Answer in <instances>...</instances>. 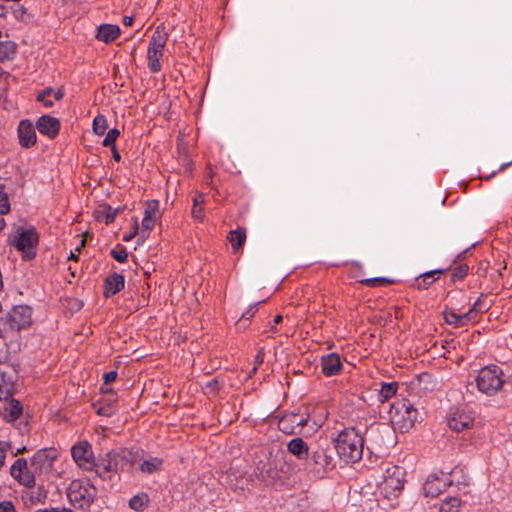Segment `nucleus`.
I'll list each match as a JSON object with an SVG mask.
<instances>
[{"label":"nucleus","instance_id":"412c9836","mask_svg":"<svg viewBox=\"0 0 512 512\" xmlns=\"http://www.w3.org/2000/svg\"><path fill=\"white\" fill-rule=\"evenodd\" d=\"M62 89H53L51 87H47L40 91L37 95V101L41 102L45 107H52L54 101H59L63 97Z\"/></svg>","mask_w":512,"mask_h":512},{"label":"nucleus","instance_id":"1a4fd4ad","mask_svg":"<svg viewBox=\"0 0 512 512\" xmlns=\"http://www.w3.org/2000/svg\"><path fill=\"white\" fill-rule=\"evenodd\" d=\"M405 470L400 466H389L383 475L382 491L386 496H396L404 486Z\"/></svg>","mask_w":512,"mask_h":512},{"label":"nucleus","instance_id":"e2e57ef3","mask_svg":"<svg viewBox=\"0 0 512 512\" xmlns=\"http://www.w3.org/2000/svg\"><path fill=\"white\" fill-rule=\"evenodd\" d=\"M25 451V447H22V448H19L17 450V452L15 453V455L19 454V453H23Z\"/></svg>","mask_w":512,"mask_h":512},{"label":"nucleus","instance_id":"5fc2aeb1","mask_svg":"<svg viewBox=\"0 0 512 512\" xmlns=\"http://www.w3.org/2000/svg\"><path fill=\"white\" fill-rule=\"evenodd\" d=\"M133 20H134V19H133V17H132V16H125V17L123 18V24H124L125 26H131V25H132V23H133Z\"/></svg>","mask_w":512,"mask_h":512},{"label":"nucleus","instance_id":"b1692460","mask_svg":"<svg viewBox=\"0 0 512 512\" xmlns=\"http://www.w3.org/2000/svg\"><path fill=\"white\" fill-rule=\"evenodd\" d=\"M119 209H112L107 204H101L94 210V217L98 221H104L106 224H110L114 221Z\"/></svg>","mask_w":512,"mask_h":512},{"label":"nucleus","instance_id":"aec40b11","mask_svg":"<svg viewBox=\"0 0 512 512\" xmlns=\"http://www.w3.org/2000/svg\"><path fill=\"white\" fill-rule=\"evenodd\" d=\"M168 34L163 26H158L149 42L147 52H163V48L166 45Z\"/></svg>","mask_w":512,"mask_h":512},{"label":"nucleus","instance_id":"de8ad7c7","mask_svg":"<svg viewBox=\"0 0 512 512\" xmlns=\"http://www.w3.org/2000/svg\"><path fill=\"white\" fill-rule=\"evenodd\" d=\"M386 282H387V280L384 278H370V279H365L362 281V283H364L368 286H371V287L376 286L380 283H386Z\"/></svg>","mask_w":512,"mask_h":512},{"label":"nucleus","instance_id":"20e7f679","mask_svg":"<svg viewBox=\"0 0 512 512\" xmlns=\"http://www.w3.org/2000/svg\"><path fill=\"white\" fill-rule=\"evenodd\" d=\"M97 494V489L88 480H73L67 490L70 503L79 509L89 508Z\"/></svg>","mask_w":512,"mask_h":512},{"label":"nucleus","instance_id":"a18cd8bd","mask_svg":"<svg viewBox=\"0 0 512 512\" xmlns=\"http://www.w3.org/2000/svg\"><path fill=\"white\" fill-rule=\"evenodd\" d=\"M138 231H139L138 221H137V219H134L133 231L131 233L124 235L123 240L125 242L131 241L135 237V235L138 233Z\"/></svg>","mask_w":512,"mask_h":512},{"label":"nucleus","instance_id":"4468645a","mask_svg":"<svg viewBox=\"0 0 512 512\" xmlns=\"http://www.w3.org/2000/svg\"><path fill=\"white\" fill-rule=\"evenodd\" d=\"M36 128L39 133L52 139L59 133L60 121L55 117L43 115L36 121Z\"/></svg>","mask_w":512,"mask_h":512},{"label":"nucleus","instance_id":"13d9d810","mask_svg":"<svg viewBox=\"0 0 512 512\" xmlns=\"http://www.w3.org/2000/svg\"><path fill=\"white\" fill-rule=\"evenodd\" d=\"M4 227H5L4 218L2 216H0V231L3 230Z\"/></svg>","mask_w":512,"mask_h":512},{"label":"nucleus","instance_id":"bb28decb","mask_svg":"<svg viewBox=\"0 0 512 512\" xmlns=\"http://www.w3.org/2000/svg\"><path fill=\"white\" fill-rule=\"evenodd\" d=\"M149 503V497L146 493H139L129 501V507L137 512L143 511Z\"/></svg>","mask_w":512,"mask_h":512},{"label":"nucleus","instance_id":"a878e982","mask_svg":"<svg viewBox=\"0 0 512 512\" xmlns=\"http://www.w3.org/2000/svg\"><path fill=\"white\" fill-rule=\"evenodd\" d=\"M442 272L443 270L439 269L425 272L421 274L418 278H416L414 286L417 289H427L433 282H435V275L440 274Z\"/></svg>","mask_w":512,"mask_h":512},{"label":"nucleus","instance_id":"09e8293b","mask_svg":"<svg viewBox=\"0 0 512 512\" xmlns=\"http://www.w3.org/2000/svg\"><path fill=\"white\" fill-rule=\"evenodd\" d=\"M206 389H208L210 392H216L219 389L218 379L214 378L211 381H208L206 383Z\"/></svg>","mask_w":512,"mask_h":512},{"label":"nucleus","instance_id":"7ed1b4c3","mask_svg":"<svg viewBox=\"0 0 512 512\" xmlns=\"http://www.w3.org/2000/svg\"><path fill=\"white\" fill-rule=\"evenodd\" d=\"M336 466L333 449L328 445L319 444L311 449L306 468L322 477Z\"/></svg>","mask_w":512,"mask_h":512},{"label":"nucleus","instance_id":"7c9ffc66","mask_svg":"<svg viewBox=\"0 0 512 512\" xmlns=\"http://www.w3.org/2000/svg\"><path fill=\"white\" fill-rule=\"evenodd\" d=\"M461 508V500L458 497L446 498L440 506V512H459Z\"/></svg>","mask_w":512,"mask_h":512},{"label":"nucleus","instance_id":"dca6fc26","mask_svg":"<svg viewBox=\"0 0 512 512\" xmlns=\"http://www.w3.org/2000/svg\"><path fill=\"white\" fill-rule=\"evenodd\" d=\"M20 145L25 148L32 147L37 140L35 127L29 120H22L18 126Z\"/></svg>","mask_w":512,"mask_h":512},{"label":"nucleus","instance_id":"5701e85b","mask_svg":"<svg viewBox=\"0 0 512 512\" xmlns=\"http://www.w3.org/2000/svg\"><path fill=\"white\" fill-rule=\"evenodd\" d=\"M124 287V277L118 273L109 276L105 281V296L114 295Z\"/></svg>","mask_w":512,"mask_h":512},{"label":"nucleus","instance_id":"69168bd1","mask_svg":"<svg viewBox=\"0 0 512 512\" xmlns=\"http://www.w3.org/2000/svg\"><path fill=\"white\" fill-rule=\"evenodd\" d=\"M84 244H85V240H84V239H82V240H81L80 247H83V246H84Z\"/></svg>","mask_w":512,"mask_h":512},{"label":"nucleus","instance_id":"473e14b6","mask_svg":"<svg viewBox=\"0 0 512 512\" xmlns=\"http://www.w3.org/2000/svg\"><path fill=\"white\" fill-rule=\"evenodd\" d=\"M162 56L163 52H147L148 67L153 73L161 70L160 59Z\"/></svg>","mask_w":512,"mask_h":512},{"label":"nucleus","instance_id":"0eeeda50","mask_svg":"<svg viewBox=\"0 0 512 512\" xmlns=\"http://www.w3.org/2000/svg\"><path fill=\"white\" fill-rule=\"evenodd\" d=\"M489 308L490 305H488L485 302L484 297L481 296L477 299V301L473 304L468 312L458 314L453 310H449L444 312V318L448 324L453 325L454 327H463L469 322L475 321L479 313L485 312Z\"/></svg>","mask_w":512,"mask_h":512},{"label":"nucleus","instance_id":"c756f323","mask_svg":"<svg viewBox=\"0 0 512 512\" xmlns=\"http://www.w3.org/2000/svg\"><path fill=\"white\" fill-rule=\"evenodd\" d=\"M16 52V44L12 41L0 42V61L9 60Z\"/></svg>","mask_w":512,"mask_h":512},{"label":"nucleus","instance_id":"a211bd4d","mask_svg":"<svg viewBox=\"0 0 512 512\" xmlns=\"http://www.w3.org/2000/svg\"><path fill=\"white\" fill-rule=\"evenodd\" d=\"M311 449L307 443L300 437H296L291 439L287 443V450L293 456H295L298 460L308 461Z\"/></svg>","mask_w":512,"mask_h":512},{"label":"nucleus","instance_id":"72a5a7b5","mask_svg":"<svg viewBox=\"0 0 512 512\" xmlns=\"http://www.w3.org/2000/svg\"><path fill=\"white\" fill-rule=\"evenodd\" d=\"M125 453V451H122L121 454H108L109 460L107 461L106 464H103V469L106 472L117 471L119 468L118 457L124 459Z\"/></svg>","mask_w":512,"mask_h":512},{"label":"nucleus","instance_id":"8fccbe9b","mask_svg":"<svg viewBox=\"0 0 512 512\" xmlns=\"http://www.w3.org/2000/svg\"><path fill=\"white\" fill-rule=\"evenodd\" d=\"M117 377V372L116 371H110L108 373H105L103 378H104V383L105 384H109L111 382H113Z\"/></svg>","mask_w":512,"mask_h":512},{"label":"nucleus","instance_id":"864d4df0","mask_svg":"<svg viewBox=\"0 0 512 512\" xmlns=\"http://www.w3.org/2000/svg\"><path fill=\"white\" fill-rule=\"evenodd\" d=\"M51 512H72V510L65 508V507H51L49 508Z\"/></svg>","mask_w":512,"mask_h":512},{"label":"nucleus","instance_id":"f3484780","mask_svg":"<svg viewBox=\"0 0 512 512\" xmlns=\"http://www.w3.org/2000/svg\"><path fill=\"white\" fill-rule=\"evenodd\" d=\"M322 372L325 376L331 377L339 374L342 369L340 356L336 353L325 355L321 359Z\"/></svg>","mask_w":512,"mask_h":512},{"label":"nucleus","instance_id":"4be33fe9","mask_svg":"<svg viewBox=\"0 0 512 512\" xmlns=\"http://www.w3.org/2000/svg\"><path fill=\"white\" fill-rule=\"evenodd\" d=\"M473 424V419L464 413H454L448 419V426L454 431H463L464 429L470 428Z\"/></svg>","mask_w":512,"mask_h":512},{"label":"nucleus","instance_id":"f704fd0d","mask_svg":"<svg viewBox=\"0 0 512 512\" xmlns=\"http://www.w3.org/2000/svg\"><path fill=\"white\" fill-rule=\"evenodd\" d=\"M107 129V120L103 115H97L93 120V131L97 135H103Z\"/></svg>","mask_w":512,"mask_h":512},{"label":"nucleus","instance_id":"0e129e2a","mask_svg":"<svg viewBox=\"0 0 512 512\" xmlns=\"http://www.w3.org/2000/svg\"><path fill=\"white\" fill-rule=\"evenodd\" d=\"M429 377H430V376H429L428 374H423V375L421 376V380L426 379V378H429Z\"/></svg>","mask_w":512,"mask_h":512},{"label":"nucleus","instance_id":"2eb2a0df","mask_svg":"<svg viewBox=\"0 0 512 512\" xmlns=\"http://www.w3.org/2000/svg\"><path fill=\"white\" fill-rule=\"evenodd\" d=\"M57 453L54 449H40L31 459V465L36 470L49 469L52 467Z\"/></svg>","mask_w":512,"mask_h":512},{"label":"nucleus","instance_id":"f8f14e48","mask_svg":"<svg viewBox=\"0 0 512 512\" xmlns=\"http://www.w3.org/2000/svg\"><path fill=\"white\" fill-rule=\"evenodd\" d=\"M159 212V203L156 200H151L146 203L144 218L142 220V227L140 235L143 239L149 236L150 231L153 229L157 215Z\"/></svg>","mask_w":512,"mask_h":512},{"label":"nucleus","instance_id":"6e6d98bb","mask_svg":"<svg viewBox=\"0 0 512 512\" xmlns=\"http://www.w3.org/2000/svg\"><path fill=\"white\" fill-rule=\"evenodd\" d=\"M112 152H113V158L116 161H120L121 156H120L119 152L116 150L115 146L112 147Z\"/></svg>","mask_w":512,"mask_h":512},{"label":"nucleus","instance_id":"c9c22d12","mask_svg":"<svg viewBox=\"0 0 512 512\" xmlns=\"http://www.w3.org/2000/svg\"><path fill=\"white\" fill-rule=\"evenodd\" d=\"M292 422V423H295L297 426H304L306 425L307 423V420L302 418V417H298L297 415H291L287 418H284L280 421V426H281V430H283L284 432H288V429L286 427V422Z\"/></svg>","mask_w":512,"mask_h":512},{"label":"nucleus","instance_id":"c03bdc74","mask_svg":"<svg viewBox=\"0 0 512 512\" xmlns=\"http://www.w3.org/2000/svg\"><path fill=\"white\" fill-rule=\"evenodd\" d=\"M0 512H17L11 501L0 502Z\"/></svg>","mask_w":512,"mask_h":512},{"label":"nucleus","instance_id":"9b49d317","mask_svg":"<svg viewBox=\"0 0 512 512\" xmlns=\"http://www.w3.org/2000/svg\"><path fill=\"white\" fill-rule=\"evenodd\" d=\"M10 474L19 484L25 487H33L35 485V477L28 469L25 458H19L13 463L10 468Z\"/></svg>","mask_w":512,"mask_h":512},{"label":"nucleus","instance_id":"79ce46f5","mask_svg":"<svg viewBox=\"0 0 512 512\" xmlns=\"http://www.w3.org/2000/svg\"><path fill=\"white\" fill-rule=\"evenodd\" d=\"M10 210V203L6 194L0 193V216L8 213Z\"/></svg>","mask_w":512,"mask_h":512},{"label":"nucleus","instance_id":"052dcab7","mask_svg":"<svg viewBox=\"0 0 512 512\" xmlns=\"http://www.w3.org/2000/svg\"><path fill=\"white\" fill-rule=\"evenodd\" d=\"M509 164H512V162H511V163H505V164H502V165L500 166V170H501V171H502V170H504V169H505Z\"/></svg>","mask_w":512,"mask_h":512},{"label":"nucleus","instance_id":"603ef678","mask_svg":"<svg viewBox=\"0 0 512 512\" xmlns=\"http://www.w3.org/2000/svg\"><path fill=\"white\" fill-rule=\"evenodd\" d=\"M263 362H264V352H263V349H260L258 351L257 355L255 356V364L261 365Z\"/></svg>","mask_w":512,"mask_h":512},{"label":"nucleus","instance_id":"9d476101","mask_svg":"<svg viewBox=\"0 0 512 512\" xmlns=\"http://www.w3.org/2000/svg\"><path fill=\"white\" fill-rule=\"evenodd\" d=\"M74 461L83 469L91 470L94 467V457L91 445L82 441L74 445L71 449Z\"/></svg>","mask_w":512,"mask_h":512},{"label":"nucleus","instance_id":"3c124183","mask_svg":"<svg viewBox=\"0 0 512 512\" xmlns=\"http://www.w3.org/2000/svg\"><path fill=\"white\" fill-rule=\"evenodd\" d=\"M203 204H204V195L199 193L194 197L193 205L203 207Z\"/></svg>","mask_w":512,"mask_h":512},{"label":"nucleus","instance_id":"a19ab883","mask_svg":"<svg viewBox=\"0 0 512 512\" xmlns=\"http://www.w3.org/2000/svg\"><path fill=\"white\" fill-rule=\"evenodd\" d=\"M10 447L11 445L9 442L0 441V468L5 465L6 453Z\"/></svg>","mask_w":512,"mask_h":512},{"label":"nucleus","instance_id":"39448f33","mask_svg":"<svg viewBox=\"0 0 512 512\" xmlns=\"http://www.w3.org/2000/svg\"><path fill=\"white\" fill-rule=\"evenodd\" d=\"M4 332L20 331L32 324V308L28 305L14 306L5 316L0 318Z\"/></svg>","mask_w":512,"mask_h":512},{"label":"nucleus","instance_id":"49530a36","mask_svg":"<svg viewBox=\"0 0 512 512\" xmlns=\"http://www.w3.org/2000/svg\"><path fill=\"white\" fill-rule=\"evenodd\" d=\"M191 213H192V216L199 221H201L204 217V212H203L202 206L193 205Z\"/></svg>","mask_w":512,"mask_h":512},{"label":"nucleus","instance_id":"e433bc0d","mask_svg":"<svg viewBox=\"0 0 512 512\" xmlns=\"http://www.w3.org/2000/svg\"><path fill=\"white\" fill-rule=\"evenodd\" d=\"M120 132L117 129H111L108 131L106 137L103 140V146L105 147H113L117 138L119 137Z\"/></svg>","mask_w":512,"mask_h":512},{"label":"nucleus","instance_id":"c85d7f7f","mask_svg":"<svg viewBox=\"0 0 512 512\" xmlns=\"http://www.w3.org/2000/svg\"><path fill=\"white\" fill-rule=\"evenodd\" d=\"M228 239L231 242V245L234 250L240 249L246 240L245 229L238 228L236 230L231 231L229 233Z\"/></svg>","mask_w":512,"mask_h":512},{"label":"nucleus","instance_id":"ddd939ff","mask_svg":"<svg viewBox=\"0 0 512 512\" xmlns=\"http://www.w3.org/2000/svg\"><path fill=\"white\" fill-rule=\"evenodd\" d=\"M448 485L445 474L442 473L441 476L431 475L425 481L423 491L426 496L437 497Z\"/></svg>","mask_w":512,"mask_h":512},{"label":"nucleus","instance_id":"4c0bfd02","mask_svg":"<svg viewBox=\"0 0 512 512\" xmlns=\"http://www.w3.org/2000/svg\"><path fill=\"white\" fill-rule=\"evenodd\" d=\"M468 273L467 265H459L457 266L451 273L452 281H457L463 279Z\"/></svg>","mask_w":512,"mask_h":512},{"label":"nucleus","instance_id":"4d7b16f0","mask_svg":"<svg viewBox=\"0 0 512 512\" xmlns=\"http://www.w3.org/2000/svg\"><path fill=\"white\" fill-rule=\"evenodd\" d=\"M282 319H283V318H282V316H281V315H277V316H275V318H274V324H275V325H276V324H279V323L282 321Z\"/></svg>","mask_w":512,"mask_h":512},{"label":"nucleus","instance_id":"6e6552de","mask_svg":"<svg viewBox=\"0 0 512 512\" xmlns=\"http://www.w3.org/2000/svg\"><path fill=\"white\" fill-rule=\"evenodd\" d=\"M9 242L23 252L25 258L30 259L35 255L33 250L38 243V236L33 229L18 228L15 234L10 236Z\"/></svg>","mask_w":512,"mask_h":512},{"label":"nucleus","instance_id":"2f4dec72","mask_svg":"<svg viewBox=\"0 0 512 512\" xmlns=\"http://www.w3.org/2000/svg\"><path fill=\"white\" fill-rule=\"evenodd\" d=\"M397 391V384L395 382L392 383H381V388L379 390L380 400L386 401L391 398Z\"/></svg>","mask_w":512,"mask_h":512},{"label":"nucleus","instance_id":"f257e3e1","mask_svg":"<svg viewBox=\"0 0 512 512\" xmlns=\"http://www.w3.org/2000/svg\"><path fill=\"white\" fill-rule=\"evenodd\" d=\"M334 448L345 462H356L362 457L363 438L355 429H347L339 434Z\"/></svg>","mask_w":512,"mask_h":512},{"label":"nucleus","instance_id":"680f3d73","mask_svg":"<svg viewBox=\"0 0 512 512\" xmlns=\"http://www.w3.org/2000/svg\"><path fill=\"white\" fill-rule=\"evenodd\" d=\"M76 258H77L76 253L75 252H71L70 256H69V259H76Z\"/></svg>","mask_w":512,"mask_h":512},{"label":"nucleus","instance_id":"423d86ee","mask_svg":"<svg viewBox=\"0 0 512 512\" xmlns=\"http://www.w3.org/2000/svg\"><path fill=\"white\" fill-rule=\"evenodd\" d=\"M417 416V410L408 401L393 404L390 411L392 424L401 432L409 431L417 421Z\"/></svg>","mask_w":512,"mask_h":512},{"label":"nucleus","instance_id":"bf43d9fd","mask_svg":"<svg viewBox=\"0 0 512 512\" xmlns=\"http://www.w3.org/2000/svg\"><path fill=\"white\" fill-rule=\"evenodd\" d=\"M35 512H51L49 508L38 509Z\"/></svg>","mask_w":512,"mask_h":512},{"label":"nucleus","instance_id":"f03ea898","mask_svg":"<svg viewBox=\"0 0 512 512\" xmlns=\"http://www.w3.org/2000/svg\"><path fill=\"white\" fill-rule=\"evenodd\" d=\"M478 390L488 396L500 391L505 383L503 370L497 365H489L479 370L475 378Z\"/></svg>","mask_w":512,"mask_h":512},{"label":"nucleus","instance_id":"6ab92c4d","mask_svg":"<svg viewBox=\"0 0 512 512\" xmlns=\"http://www.w3.org/2000/svg\"><path fill=\"white\" fill-rule=\"evenodd\" d=\"M22 414V406L19 401L11 399L5 401L0 408V415L8 422H14Z\"/></svg>","mask_w":512,"mask_h":512},{"label":"nucleus","instance_id":"ea45409f","mask_svg":"<svg viewBox=\"0 0 512 512\" xmlns=\"http://www.w3.org/2000/svg\"><path fill=\"white\" fill-rule=\"evenodd\" d=\"M111 256L118 262L123 263L127 260L128 254L124 248L113 249Z\"/></svg>","mask_w":512,"mask_h":512},{"label":"nucleus","instance_id":"393cba45","mask_svg":"<svg viewBox=\"0 0 512 512\" xmlns=\"http://www.w3.org/2000/svg\"><path fill=\"white\" fill-rule=\"evenodd\" d=\"M120 33V28L117 25L104 24L98 28L97 39L103 42L114 41Z\"/></svg>","mask_w":512,"mask_h":512},{"label":"nucleus","instance_id":"58836bf2","mask_svg":"<svg viewBox=\"0 0 512 512\" xmlns=\"http://www.w3.org/2000/svg\"><path fill=\"white\" fill-rule=\"evenodd\" d=\"M13 395L12 385L10 383H4L0 385V400L8 401Z\"/></svg>","mask_w":512,"mask_h":512},{"label":"nucleus","instance_id":"37998d69","mask_svg":"<svg viewBox=\"0 0 512 512\" xmlns=\"http://www.w3.org/2000/svg\"><path fill=\"white\" fill-rule=\"evenodd\" d=\"M257 310H258V303L251 305L245 312L242 313L239 321L251 319Z\"/></svg>","mask_w":512,"mask_h":512},{"label":"nucleus","instance_id":"cd10ccee","mask_svg":"<svg viewBox=\"0 0 512 512\" xmlns=\"http://www.w3.org/2000/svg\"><path fill=\"white\" fill-rule=\"evenodd\" d=\"M162 463H163L162 459H160L158 457H152L150 459L143 461V463H141L140 470L143 473L152 474L161 469Z\"/></svg>","mask_w":512,"mask_h":512}]
</instances>
